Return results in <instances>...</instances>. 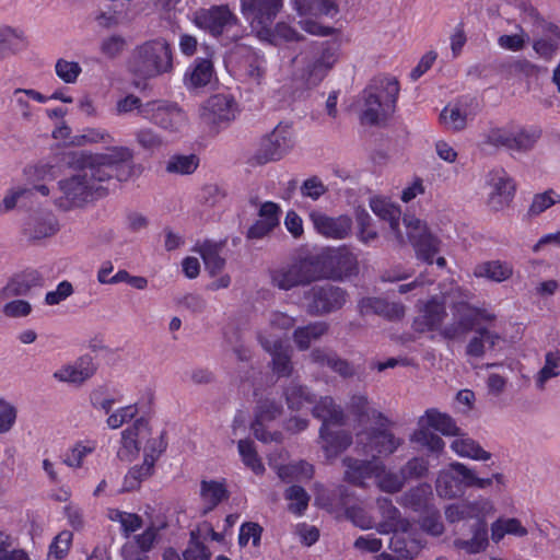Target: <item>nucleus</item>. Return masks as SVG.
Returning a JSON list of instances; mask_svg holds the SVG:
<instances>
[{
  "label": "nucleus",
  "instance_id": "obj_1",
  "mask_svg": "<svg viewBox=\"0 0 560 560\" xmlns=\"http://www.w3.org/2000/svg\"><path fill=\"white\" fill-rule=\"evenodd\" d=\"M132 158L133 152L127 147H112L102 153L73 154L71 165L75 172L58 182L55 205L62 210L82 207L98 191V184L114 175L119 180L127 179L129 174L114 173V171L121 164L131 163Z\"/></svg>",
  "mask_w": 560,
  "mask_h": 560
},
{
  "label": "nucleus",
  "instance_id": "obj_2",
  "mask_svg": "<svg viewBox=\"0 0 560 560\" xmlns=\"http://www.w3.org/2000/svg\"><path fill=\"white\" fill-rule=\"evenodd\" d=\"M390 424L386 416L370 406L365 396H352V432L358 454L370 456V459L393 454L402 440L389 430Z\"/></svg>",
  "mask_w": 560,
  "mask_h": 560
},
{
  "label": "nucleus",
  "instance_id": "obj_3",
  "mask_svg": "<svg viewBox=\"0 0 560 560\" xmlns=\"http://www.w3.org/2000/svg\"><path fill=\"white\" fill-rule=\"evenodd\" d=\"M166 443L160 433H153L148 422L137 419L121 432L117 457L121 462L131 463L143 453V463L129 469L124 479V490L130 491L139 487L142 480L153 472L155 462L165 451Z\"/></svg>",
  "mask_w": 560,
  "mask_h": 560
},
{
  "label": "nucleus",
  "instance_id": "obj_4",
  "mask_svg": "<svg viewBox=\"0 0 560 560\" xmlns=\"http://www.w3.org/2000/svg\"><path fill=\"white\" fill-rule=\"evenodd\" d=\"M173 51L164 38H155L137 46L129 61V71L140 79H153L173 71Z\"/></svg>",
  "mask_w": 560,
  "mask_h": 560
},
{
  "label": "nucleus",
  "instance_id": "obj_5",
  "mask_svg": "<svg viewBox=\"0 0 560 560\" xmlns=\"http://www.w3.org/2000/svg\"><path fill=\"white\" fill-rule=\"evenodd\" d=\"M313 415L323 420L320 428L322 447L328 460H334L348 446L343 416L329 397L320 398L313 407Z\"/></svg>",
  "mask_w": 560,
  "mask_h": 560
},
{
  "label": "nucleus",
  "instance_id": "obj_6",
  "mask_svg": "<svg viewBox=\"0 0 560 560\" xmlns=\"http://www.w3.org/2000/svg\"><path fill=\"white\" fill-rule=\"evenodd\" d=\"M294 323L293 317L281 312H272L268 318V327L259 332V341L271 354L273 370L279 375H287L291 371L289 347L284 345L282 335H285Z\"/></svg>",
  "mask_w": 560,
  "mask_h": 560
},
{
  "label": "nucleus",
  "instance_id": "obj_7",
  "mask_svg": "<svg viewBox=\"0 0 560 560\" xmlns=\"http://www.w3.org/2000/svg\"><path fill=\"white\" fill-rule=\"evenodd\" d=\"M231 74L238 81L250 86L262 83L266 75L267 61L259 51L246 45H236L225 58Z\"/></svg>",
  "mask_w": 560,
  "mask_h": 560
},
{
  "label": "nucleus",
  "instance_id": "obj_8",
  "mask_svg": "<svg viewBox=\"0 0 560 560\" xmlns=\"http://www.w3.org/2000/svg\"><path fill=\"white\" fill-rule=\"evenodd\" d=\"M238 104L229 92L209 96L199 107L200 120L212 131L225 129L238 114Z\"/></svg>",
  "mask_w": 560,
  "mask_h": 560
},
{
  "label": "nucleus",
  "instance_id": "obj_9",
  "mask_svg": "<svg viewBox=\"0 0 560 560\" xmlns=\"http://www.w3.org/2000/svg\"><path fill=\"white\" fill-rule=\"evenodd\" d=\"M371 478H375L377 487L387 493L399 492L406 482L401 471L385 470L380 459H352V485L363 486Z\"/></svg>",
  "mask_w": 560,
  "mask_h": 560
},
{
  "label": "nucleus",
  "instance_id": "obj_10",
  "mask_svg": "<svg viewBox=\"0 0 560 560\" xmlns=\"http://www.w3.org/2000/svg\"><path fill=\"white\" fill-rule=\"evenodd\" d=\"M192 22L198 28L215 37L226 34L231 38H237L242 34L238 19L228 5H214L196 11Z\"/></svg>",
  "mask_w": 560,
  "mask_h": 560
},
{
  "label": "nucleus",
  "instance_id": "obj_11",
  "mask_svg": "<svg viewBox=\"0 0 560 560\" xmlns=\"http://www.w3.org/2000/svg\"><path fill=\"white\" fill-rule=\"evenodd\" d=\"M290 5L299 18L300 27L315 36H327L331 28L314 20L319 15L334 18L338 8L334 0H289Z\"/></svg>",
  "mask_w": 560,
  "mask_h": 560
},
{
  "label": "nucleus",
  "instance_id": "obj_12",
  "mask_svg": "<svg viewBox=\"0 0 560 560\" xmlns=\"http://www.w3.org/2000/svg\"><path fill=\"white\" fill-rule=\"evenodd\" d=\"M402 223L416 257L429 265L433 264L434 256L440 252V238L430 231L425 222L413 215H405Z\"/></svg>",
  "mask_w": 560,
  "mask_h": 560
},
{
  "label": "nucleus",
  "instance_id": "obj_13",
  "mask_svg": "<svg viewBox=\"0 0 560 560\" xmlns=\"http://www.w3.org/2000/svg\"><path fill=\"white\" fill-rule=\"evenodd\" d=\"M141 117L150 120L170 133H179L187 125L186 114L175 104L164 101L148 102Z\"/></svg>",
  "mask_w": 560,
  "mask_h": 560
},
{
  "label": "nucleus",
  "instance_id": "obj_14",
  "mask_svg": "<svg viewBox=\"0 0 560 560\" xmlns=\"http://www.w3.org/2000/svg\"><path fill=\"white\" fill-rule=\"evenodd\" d=\"M283 8V0H241V12L252 30L271 25Z\"/></svg>",
  "mask_w": 560,
  "mask_h": 560
},
{
  "label": "nucleus",
  "instance_id": "obj_15",
  "mask_svg": "<svg viewBox=\"0 0 560 560\" xmlns=\"http://www.w3.org/2000/svg\"><path fill=\"white\" fill-rule=\"evenodd\" d=\"M488 185L490 187L488 206L493 211H501L509 207L514 198L516 187L506 172L503 170L491 172Z\"/></svg>",
  "mask_w": 560,
  "mask_h": 560
},
{
  "label": "nucleus",
  "instance_id": "obj_16",
  "mask_svg": "<svg viewBox=\"0 0 560 560\" xmlns=\"http://www.w3.org/2000/svg\"><path fill=\"white\" fill-rule=\"evenodd\" d=\"M345 302L342 293L329 285H315L305 296V307L311 314H324L331 312Z\"/></svg>",
  "mask_w": 560,
  "mask_h": 560
},
{
  "label": "nucleus",
  "instance_id": "obj_17",
  "mask_svg": "<svg viewBox=\"0 0 560 560\" xmlns=\"http://www.w3.org/2000/svg\"><path fill=\"white\" fill-rule=\"evenodd\" d=\"M97 370L94 358L90 354L82 355L75 361L65 364L52 374L58 382L80 386L90 380Z\"/></svg>",
  "mask_w": 560,
  "mask_h": 560
},
{
  "label": "nucleus",
  "instance_id": "obj_18",
  "mask_svg": "<svg viewBox=\"0 0 560 560\" xmlns=\"http://www.w3.org/2000/svg\"><path fill=\"white\" fill-rule=\"evenodd\" d=\"M400 92V84L396 77L389 74H378L372 78L362 93L372 94L374 98L383 106L396 110V105Z\"/></svg>",
  "mask_w": 560,
  "mask_h": 560
},
{
  "label": "nucleus",
  "instance_id": "obj_19",
  "mask_svg": "<svg viewBox=\"0 0 560 560\" xmlns=\"http://www.w3.org/2000/svg\"><path fill=\"white\" fill-rule=\"evenodd\" d=\"M394 110L383 106L372 94L359 95V122L363 127L384 128L394 115Z\"/></svg>",
  "mask_w": 560,
  "mask_h": 560
},
{
  "label": "nucleus",
  "instance_id": "obj_20",
  "mask_svg": "<svg viewBox=\"0 0 560 560\" xmlns=\"http://www.w3.org/2000/svg\"><path fill=\"white\" fill-rule=\"evenodd\" d=\"M294 144L292 128L289 125L279 124L261 142L262 158L265 161H275L287 154Z\"/></svg>",
  "mask_w": 560,
  "mask_h": 560
},
{
  "label": "nucleus",
  "instance_id": "obj_21",
  "mask_svg": "<svg viewBox=\"0 0 560 560\" xmlns=\"http://www.w3.org/2000/svg\"><path fill=\"white\" fill-rule=\"evenodd\" d=\"M310 220L315 231L326 238L342 240L350 231V219L346 214L329 217L320 210H312Z\"/></svg>",
  "mask_w": 560,
  "mask_h": 560
},
{
  "label": "nucleus",
  "instance_id": "obj_22",
  "mask_svg": "<svg viewBox=\"0 0 560 560\" xmlns=\"http://www.w3.org/2000/svg\"><path fill=\"white\" fill-rule=\"evenodd\" d=\"M315 279L314 267L308 261H302L277 270L272 281L281 290H290Z\"/></svg>",
  "mask_w": 560,
  "mask_h": 560
},
{
  "label": "nucleus",
  "instance_id": "obj_23",
  "mask_svg": "<svg viewBox=\"0 0 560 560\" xmlns=\"http://www.w3.org/2000/svg\"><path fill=\"white\" fill-rule=\"evenodd\" d=\"M453 323L441 329V336L445 339H456L468 331L475 326L477 311L468 303H455L452 307Z\"/></svg>",
  "mask_w": 560,
  "mask_h": 560
},
{
  "label": "nucleus",
  "instance_id": "obj_24",
  "mask_svg": "<svg viewBox=\"0 0 560 560\" xmlns=\"http://www.w3.org/2000/svg\"><path fill=\"white\" fill-rule=\"evenodd\" d=\"M258 219L247 231V238L259 240L267 236L279 225L281 208L272 201L259 205Z\"/></svg>",
  "mask_w": 560,
  "mask_h": 560
},
{
  "label": "nucleus",
  "instance_id": "obj_25",
  "mask_svg": "<svg viewBox=\"0 0 560 560\" xmlns=\"http://www.w3.org/2000/svg\"><path fill=\"white\" fill-rule=\"evenodd\" d=\"M458 462L450 464L447 469L441 470L435 482V490L439 497L453 499L464 494L468 485L465 482L459 469L455 467Z\"/></svg>",
  "mask_w": 560,
  "mask_h": 560
},
{
  "label": "nucleus",
  "instance_id": "obj_26",
  "mask_svg": "<svg viewBox=\"0 0 560 560\" xmlns=\"http://www.w3.org/2000/svg\"><path fill=\"white\" fill-rule=\"evenodd\" d=\"M421 313L413 319L412 328L417 332H428L440 330L446 317L445 306L435 299L428 301L420 311Z\"/></svg>",
  "mask_w": 560,
  "mask_h": 560
},
{
  "label": "nucleus",
  "instance_id": "obj_27",
  "mask_svg": "<svg viewBox=\"0 0 560 560\" xmlns=\"http://www.w3.org/2000/svg\"><path fill=\"white\" fill-rule=\"evenodd\" d=\"M214 79L212 61L208 58H197L187 67L183 82L187 90H197L207 86Z\"/></svg>",
  "mask_w": 560,
  "mask_h": 560
},
{
  "label": "nucleus",
  "instance_id": "obj_28",
  "mask_svg": "<svg viewBox=\"0 0 560 560\" xmlns=\"http://www.w3.org/2000/svg\"><path fill=\"white\" fill-rule=\"evenodd\" d=\"M280 413V409L272 401L266 400L259 404L255 421L252 424L255 436L262 442L280 441L281 433L268 432V424Z\"/></svg>",
  "mask_w": 560,
  "mask_h": 560
},
{
  "label": "nucleus",
  "instance_id": "obj_29",
  "mask_svg": "<svg viewBox=\"0 0 560 560\" xmlns=\"http://www.w3.org/2000/svg\"><path fill=\"white\" fill-rule=\"evenodd\" d=\"M336 62V52L331 49H325L307 62L303 69L302 79L308 85H317L323 81Z\"/></svg>",
  "mask_w": 560,
  "mask_h": 560
},
{
  "label": "nucleus",
  "instance_id": "obj_30",
  "mask_svg": "<svg viewBox=\"0 0 560 560\" xmlns=\"http://www.w3.org/2000/svg\"><path fill=\"white\" fill-rule=\"evenodd\" d=\"M377 506L383 518L382 523L378 526L380 533L394 534L398 530L410 529V522L401 517L399 510L393 504L390 499H378Z\"/></svg>",
  "mask_w": 560,
  "mask_h": 560
},
{
  "label": "nucleus",
  "instance_id": "obj_31",
  "mask_svg": "<svg viewBox=\"0 0 560 560\" xmlns=\"http://www.w3.org/2000/svg\"><path fill=\"white\" fill-rule=\"evenodd\" d=\"M390 549L405 560H412L424 547V541L410 529L394 533L389 542Z\"/></svg>",
  "mask_w": 560,
  "mask_h": 560
},
{
  "label": "nucleus",
  "instance_id": "obj_32",
  "mask_svg": "<svg viewBox=\"0 0 560 560\" xmlns=\"http://www.w3.org/2000/svg\"><path fill=\"white\" fill-rule=\"evenodd\" d=\"M542 131L537 126L511 125V149L510 151L526 154L534 150L541 138Z\"/></svg>",
  "mask_w": 560,
  "mask_h": 560
},
{
  "label": "nucleus",
  "instance_id": "obj_33",
  "mask_svg": "<svg viewBox=\"0 0 560 560\" xmlns=\"http://www.w3.org/2000/svg\"><path fill=\"white\" fill-rule=\"evenodd\" d=\"M373 212L382 220L387 221L399 245H405L406 240L399 229L400 209L385 198L374 197L370 200Z\"/></svg>",
  "mask_w": 560,
  "mask_h": 560
},
{
  "label": "nucleus",
  "instance_id": "obj_34",
  "mask_svg": "<svg viewBox=\"0 0 560 560\" xmlns=\"http://www.w3.org/2000/svg\"><path fill=\"white\" fill-rule=\"evenodd\" d=\"M27 45L24 30L10 25L0 26V60L21 52Z\"/></svg>",
  "mask_w": 560,
  "mask_h": 560
},
{
  "label": "nucleus",
  "instance_id": "obj_35",
  "mask_svg": "<svg viewBox=\"0 0 560 560\" xmlns=\"http://www.w3.org/2000/svg\"><path fill=\"white\" fill-rule=\"evenodd\" d=\"M24 175L35 191L42 196H49L50 189L46 183L54 180L56 177V171L51 164L40 162L28 165L24 170Z\"/></svg>",
  "mask_w": 560,
  "mask_h": 560
},
{
  "label": "nucleus",
  "instance_id": "obj_36",
  "mask_svg": "<svg viewBox=\"0 0 560 560\" xmlns=\"http://www.w3.org/2000/svg\"><path fill=\"white\" fill-rule=\"evenodd\" d=\"M472 536L469 539L457 538L453 545L466 553H478L488 546V527L486 521L475 522L471 526Z\"/></svg>",
  "mask_w": 560,
  "mask_h": 560
},
{
  "label": "nucleus",
  "instance_id": "obj_37",
  "mask_svg": "<svg viewBox=\"0 0 560 560\" xmlns=\"http://www.w3.org/2000/svg\"><path fill=\"white\" fill-rule=\"evenodd\" d=\"M31 101L39 104L47 103V95L34 89H15L13 92V102L15 108L22 119L31 121L34 116V107L31 105Z\"/></svg>",
  "mask_w": 560,
  "mask_h": 560
},
{
  "label": "nucleus",
  "instance_id": "obj_38",
  "mask_svg": "<svg viewBox=\"0 0 560 560\" xmlns=\"http://www.w3.org/2000/svg\"><path fill=\"white\" fill-rule=\"evenodd\" d=\"M260 40L268 42L273 45H280L284 42L299 40V33L285 23H278L273 28L271 25H261L254 30Z\"/></svg>",
  "mask_w": 560,
  "mask_h": 560
},
{
  "label": "nucleus",
  "instance_id": "obj_39",
  "mask_svg": "<svg viewBox=\"0 0 560 560\" xmlns=\"http://www.w3.org/2000/svg\"><path fill=\"white\" fill-rule=\"evenodd\" d=\"M97 447L95 440H80L70 446L63 457V463L70 468H82L86 458L92 455Z\"/></svg>",
  "mask_w": 560,
  "mask_h": 560
},
{
  "label": "nucleus",
  "instance_id": "obj_40",
  "mask_svg": "<svg viewBox=\"0 0 560 560\" xmlns=\"http://www.w3.org/2000/svg\"><path fill=\"white\" fill-rule=\"evenodd\" d=\"M474 275L477 278H486L494 282H503L512 277L513 267L510 264L500 260L485 261L475 267Z\"/></svg>",
  "mask_w": 560,
  "mask_h": 560
},
{
  "label": "nucleus",
  "instance_id": "obj_41",
  "mask_svg": "<svg viewBox=\"0 0 560 560\" xmlns=\"http://www.w3.org/2000/svg\"><path fill=\"white\" fill-rule=\"evenodd\" d=\"M228 497L226 486L223 480H203L200 485V498L205 513L213 510Z\"/></svg>",
  "mask_w": 560,
  "mask_h": 560
},
{
  "label": "nucleus",
  "instance_id": "obj_42",
  "mask_svg": "<svg viewBox=\"0 0 560 560\" xmlns=\"http://www.w3.org/2000/svg\"><path fill=\"white\" fill-rule=\"evenodd\" d=\"M456 439L451 443V448L460 457H467L475 460H488L491 454L485 451L478 442L465 434L455 435Z\"/></svg>",
  "mask_w": 560,
  "mask_h": 560
},
{
  "label": "nucleus",
  "instance_id": "obj_43",
  "mask_svg": "<svg viewBox=\"0 0 560 560\" xmlns=\"http://www.w3.org/2000/svg\"><path fill=\"white\" fill-rule=\"evenodd\" d=\"M432 497L431 486L429 483H420L405 492L398 502L400 505L418 512L428 508Z\"/></svg>",
  "mask_w": 560,
  "mask_h": 560
},
{
  "label": "nucleus",
  "instance_id": "obj_44",
  "mask_svg": "<svg viewBox=\"0 0 560 560\" xmlns=\"http://www.w3.org/2000/svg\"><path fill=\"white\" fill-rule=\"evenodd\" d=\"M419 424L423 427L433 428L444 435H458L459 429L456 427L454 420L446 413L439 412L435 409L425 411L419 420Z\"/></svg>",
  "mask_w": 560,
  "mask_h": 560
},
{
  "label": "nucleus",
  "instance_id": "obj_45",
  "mask_svg": "<svg viewBox=\"0 0 560 560\" xmlns=\"http://www.w3.org/2000/svg\"><path fill=\"white\" fill-rule=\"evenodd\" d=\"M500 339L501 338L497 332L485 327H479L476 329V335L469 340L466 347V354L474 358H482L486 352V348L495 347Z\"/></svg>",
  "mask_w": 560,
  "mask_h": 560
},
{
  "label": "nucleus",
  "instance_id": "obj_46",
  "mask_svg": "<svg viewBox=\"0 0 560 560\" xmlns=\"http://www.w3.org/2000/svg\"><path fill=\"white\" fill-rule=\"evenodd\" d=\"M114 142L112 133L101 127H86L79 133L70 138L69 143L74 147H84L92 144H109Z\"/></svg>",
  "mask_w": 560,
  "mask_h": 560
},
{
  "label": "nucleus",
  "instance_id": "obj_47",
  "mask_svg": "<svg viewBox=\"0 0 560 560\" xmlns=\"http://www.w3.org/2000/svg\"><path fill=\"white\" fill-rule=\"evenodd\" d=\"M325 260L331 269V276L341 278L350 270V252L347 246L331 247L326 252Z\"/></svg>",
  "mask_w": 560,
  "mask_h": 560
},
{
  "label": "nucleus",
  "instance_id": "obj_48",
  "mask_svg": "<svg viewBox=\"0 0 560 560\" xmlns=\"http://www.w3.org/2000/svg\"><path fill=\"white\" fill-rule=\"evenodd\" d=\"M221 247L211 242H205L197 247V252L201 255L206 269L211 276H215L222 271L225 265L224 258L220 255Z\"/></svg>",
  "mask_w": 560,
  "mask_h": 560
},
{
  "label": "nucleus",
  "instance_id": "obj_49",
  "mask_svg": "<svg viewBox=\"0 0 560 560\" xmlns=\"http://www.w3.org/2000/svg\"><path fill=\"white\" fill-rule=\"evenodd\" d=\"M58 231V222L52 213L34 215L28 222V232L33 238L40 240L54 235Z\"/></svg>",
  "mask_w": 560,
  "mask_h": 560
},
{
  "label": "nucleus",
  "instance_id": "obj_50",
  "mask_svg": "<svg viewBox=\"0 0 560 560\" xmlns=\"http://www.w3.org/2000/svg\"><path fill=\"white\" fill-rule=\"evenodd\" d=\"M441 124L451 131H462L467 127L468 114L459 105H448L440 114Z\"/></svg>",
  "mask_w": 560,
  "mask_h": 560
},
{
  "label": "nucleus",
  "instance_id": "obj_51",
  "mask_svg": "<svg viewBox=\"0 0 560 560\" xmlns=\"http://www.w3.org/2000/svg\"><path fill=\"white\" fill-rule=\"evenodd\" d=\"M270 464L275 469H277V472L282 480H303L310 479L313 476L312 465L305 462L279 465L278 463L270 459Z\"/></svg>",
  "mask_w": 560,
  "mask_h": 560
},
{
  "label": "nucleus",
  "instance_id": "obj_52",
  "mask_svg": "<svg viewBox=\"0 0 560 560\" xmlns=\"http://www.w3.org/2000/svg\"><path fill=\"white\" fill-rule=\"evenodd\" d=\"M508 534L524 537L527 535V529L517 518H499L492 524L491 538L493 541L499 542Z\"/></svg>",
  "mask_w": 560,
  "mask_h": 560
},
{
  "label": "nucleus",
  "instance_id": "obj_53",
  "mask_svg": "<svg viewBox=\"0 0 560 560\" xmlns=\"http://www.w3.org/2000/svg\"><path fill=\"white\" fill-rule=\"evenodd\" d=\"M56 77L65 84H75L82 74L81 65L69 58H58L54 66Z\"/></svg>",
  "mask_w": 560,
  "mask_h": 560
},
{
  "label": "nucleus",
  "instance_id": "obj_54",
  "mask_svg": "<svg viewBox=\"0 0 560 560\" xmlns=\"http://www.w3.org/2000/svg\"><path fill=\"white\" fill-rule=\"evenodd\" d=\"M106 515L108 520L119 524L120 530L127 537L139 529L142 525L141 517L135 513L110 508L107 510Z\"/></svg>",
  "mask_w": 560,
  "mask_h": 560
},
{
  "label": "nucleus",
  "instance_id": "obj_55",
  "mask_svg": "<svg viewBox=\"0 0 560 560\" xmlns=\"http://www.w3.org/2000/svg\"><path fill=\"white\" fill-rule=\"evenodd\" d=\"M198 164L199 159L195 154L174 155L167 161L166 171L168 173L188 175L196 171Z\"/></svg>",
  "mask_w": 560,
  "mask_h": 560
},
{
  "label": "nucleus",
  "instance_id": "obj_56",
  "mask_svg": "<svg viewBox=\"0 0 560 560\" xmlns=\"http://www.w3.org/2000/svg\"><path fill=\"white\" fill-rule=\"evenodd\" d=\"M560 352L549 351L545 355V364L538 372L536 384L539 388H544L545 383L559 375L560 371Z\"/></svg>",
  "mask_w": 560,
  "mask_h": 560
},
{
  "label": "nucleus",
  "instance_id": "obj_57",
  "mask_svg": "<svg viewBox=\"0 0 560 560\" xmlns=\"http://www.w3.org/2000/svg\"><path fill=\"white\" fill-rule=\"evenodd\" d=\"M326 329L327 328L324 323H315L298 328L294 331V341L301 350H305L310 347L313 340L324 335Z\"/></svg>",
  "mask_w": 560,
  "mask_h": 560
},
{
  "label": "nucleus",
  "instance_id": "obj_58",
  "mask_svg": "<svg viewBox=\"0 0 560 560\" xmlns=\"http://www.w3.org/2000/svg\"><path fill=\"white\" fill-rule=\"evenodd\" d=\"M34 279L30 280L26 276H19L13 278L8 284L0 291V303L5 300L27 294L31 290Z\"/></svg>",
  "mask_w": 560,
  "mask_h": 560
},
{
  "label": "nucleus",
  "instance_id": "obj_59",
  "mask_svg": "<svg viewBox=\"0 0 560 560\" xmlns=\"http://www.w3.org/2000/svg\"><path fill=\"white\" fill-rule=\"evenodd\" d=\"M285 499L289 502V511L296 515H302L304 513L310 501V497L306 491L299 486L290 487L285 492Z\"/></svg>",
  "mask_w": 560,
  "mask_h": 560
},
{
  "label": "nucleus",
  "instance_id": "obj_60",
  "mask_svg": "<svg viewBox=\"0 0 560 560\" xmlns=\"http://www.w3.org/2000/svg\"><path fill=\"white\" fill-rule=\"evenodd\" d=\"M73 535L69 530L60 532L51 541L48 549V559H63L72 545Z\"/></svg>",
  "mask_w": 560,
  "mask_h": 560
},
{
  "label": "nucleus",
  "instance_id": "obj_61",
  "mask_svg": "<svg viewBox=\"0 0 560 560\" xmlns=\"http://www.w3.org/2000/svg\"><path fill=\"white\" fill-rule=\"evenodd\" d=\"M511 125L503 127H492L483 135L485 143L497 149H511Z\"/></svg>",
  "mask_w": 560,
  "mask_h": 560
},
{
  "label": "nucleus",
  "instance_id": "obj_62",
  "mask_svg": "<svg viewBox=\"0 0 560 560\" xmlns=\"http://www.w3.org/2000/svg\"><path fill=\"white\" fill-rule=\"evenodd\" d=\"M238 453L243 463L250 468L255 474L259 475L264 471V465L257 456L256 450L250 441L240 440Z\"/></svg>",
  "mask_w": 560,
  "mask_h": 560
},
{
  "label": "nucleus",
  "instance_id": "obj_63",
  "mask_svg": "<svg viewBox=\"0 0 560 560\" xmlns=\"http://www.w3.org/2000/svg\"><path fill=\"white\" fill-rule=\"evenodd\" d=\"M137 143L147 151H155L161 149L165 141L164 139L151 128H141L135 132Z\"/></svg>",
  "mask_w": 560,
  "mask_h": 560
},
{
  "label": "nucleus",
  "instance_id": "obj_64",
  "mask_svg": "<svg viewBox=\"0 0 560 560\" xmlns=\"http://www.w3.org/2000/svg\"><path fill=\"white\" fill-rule=\"evenodd\" d=\"M558 202H560V195L556 194L551 189L537 194L533 198V202L528 209V214L532 217L539 215Z\"/></svg>",
  "mask_w": 560,
  "mask_h": 560
}]
</instances>
